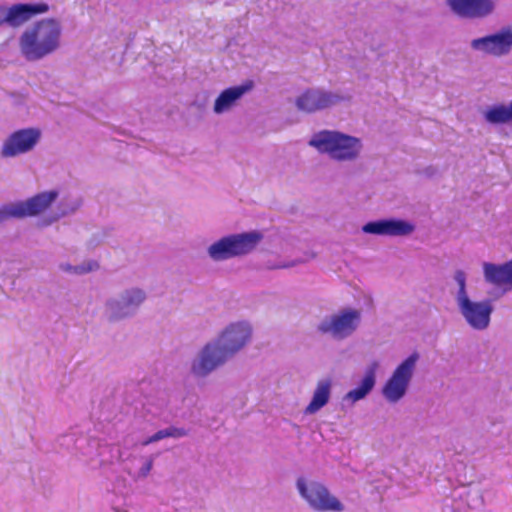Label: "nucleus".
<instances>
[{"label": "nucleus", "mask_w": 512, "mask_h": 512, "mask_svg": "<svg viewBox=\"0 0 512 512\" xmlns=\"http://www.w3.org/2000/svg\"><path fill=\"white\" fill-rule=\"evenodd\" d=\"M251 336V328L246 323L231 324L220 335L216 345L207 344L199 362L193 364L192 371L204 376L224 363L235 352L241 349Z\"/></svg>", "instance_id": "1"}, {"label": "nucleus", "mask_w": 512, "mask_h": 512, "mask_svg": "<svg viewBox=\"0 0 512 512\" xmlns=\"http://www.w3.org/2000/svg\"><path fill=\"white\" fill-rule=\"evenodd\" d=\"M61 33L58 20L47 18L37 21L20 36V51L27 61H39L58 50Z\"/></svg>", "instance_id": "2"}, {"label": "nucleus", "mask_w": 512, "mask_h": 512, "mask_svg": "<svg viewBox=\"0 0 512 512\" xmlns=\"http://www.w3.org/2000/svg\"><path fill=\"white\" fill-rule=\"evenodd\" d=\"M309 145L339 162L356 160L363 149L360 138L326 129L315 133L309 140Z\"/></svg>", "instance_id": "3"}, {"label": "nucleus", "mask_w": 512, "mask_h": 512, "mask_svg": "<svg viewBox=\"0 0 512 512\" xmlns=\"http://www.w3.org/2000/svg\"><path fill=\"white\" fill-rule=\"evenodd\" d=\"M261 239L262 235L258 232L231 235L212 244L208 252L210 257L216 261L226 260L247 254L255 248Z\"/></svg>", "instance_id": "4"}, {"label": "nucleus", "mask_w": 512, "mask_h": 512, "mask_svg": "<svg viewBox=\"0 0 512 512\" xmlns=\"http://www.w3.org/2000/svg\"><path fill=\"white\" fill-rule=\"evenodd\" d=\"M42 137V132L37 127L18 129L12 132L3 142L1 156L13 158L34 150Z\"/></svg>", "instance_id": "5"}, {"label": "nucleus", "mask_w": 512, "mask_h": 512, "mask_svg": "<svg viewBox=\"0 0 512 512\" xmlns=\"http://www.w3.org/2000/svg\"><path fill=\"white\" fill-rule=\"evenodd\" d=\"M473 51L482 52L494 57L507 56L512 51V27L505 26L495 33L471 40Z\"/></svg>", "instance_id": "6"}, {"label": "nucleus", "mask_w": 512, "mask_h": 512, "mask_svg": "<svg viewBox=\"0 0 512 512\" xmlns=\"http://www.w3.org/2000/svg\"><path fill=\"white\" fill-rule=\"evenodd\" d=\"M297 487L301 496L317 511H342L340 501L332 496L328 489L318 482L306 484L304 479H298Z\"/></svg>", "instance_id": "7"}, {"label": "nucleus", "mask_w": 512, "mask_h": 512, "mask_svg": "<svg viewBox=\"0 0 512 512\" xmlns=\"http://www.w3.org/2000/svg\"><path fill=\"white\" fill-rule=\"evenodd\" d=\"M418 357L417 353L411 354L395 369L383 388L387 400L396 402L404 396Z\"/></svg>", "instance_id": "8"}, {"label": "nucleus", "mask_w": 512, "mask_h": 512, "mask_svg": "<svg viewBox=\"0 0 512 512\" xmlns=\"http://www.w3.org/2000/svg\"><path fill=\"white\" fill-rule=\"evenodd\" d=\"M56 196L57 194H35L27 201L4 205L0 208V223L10 218L37 215L49 206Z\"/></svg>", "instance_id": "9"}, {"label": "nucleus", "mask_w": 512, "mask_h": 512, "mask_svg": "<svg viewBox=\"0 0 512 512\" xmlns=\"http://www.w3.org/2000/svg\"><path fill=\"white\" fill-rule=\"evenodd\" d=\"M346 98L338 93L323 89H307L295 101L298 110L306 113H313L319 110L330 108Z\"/></svg>", "instance_id": "10"}, {"label": "nucleus", "mask_w": 512, "mask_h": 512, "mask_svg": "<svg viewBox=\"0 0 512 512\" xmlns=\"http://www.w3.org/2000/svg\"><path fill=\"white\" fill-rule=\"evenodd\" d=\"M0 17L3 24L10 27H19L32 17L46 13L49 10V5L46 3H18L6 8L0 5Z\"/></svg>", "instance_id": "11"}, {"label": "nucleus", "mask_w": 512, "mask_h": 512, "mask_svg": "<svg viewBox=\"0 0 512 512\" xmlns=\"http://www.w3.org/2000/svg\"><path fill=\"white\" fill-rule=\"evenodd\" d=\"M451 11L466 19H483L495 10L494 0H447Z\"/></svg>", "instance_id": "12"}, {"label": "nucleus", "mask_w": 512, "mask_h": 512, "mask_svg": "<svg viewBox=\"0 0 512 512\" xmlns=\"http://www.w3.org/2000/svg\"><path fill=\"white\" fill-rule=\"evenodd\" d=\"M360 320V313L357 310H344L334 315L331 320L323 321L318 329L322 333L331 332L336 337H346L357 327Z\"/></svg>", "instance_id": "13"}, {"label": "nucleus", "mask_w": 512, "mask_h": 512, "mask_svg": "<svg viewBox=\"0 0 512 512\" xmlns=\"http://www.w3.org/2000/svg\"><path fill=\"white\" fill-rule=\"evenodd\" d=\"M458 305L470 326L478 330L488 327L493 311V307L489 301L472 302L469 297H467L459 301Z\"/></svg>", "instance_id": "14"}, {"label": "nucleus", "mask_w": 512, "mask_h": 512, "mask_svg": "<svg viewBox=\"0 0 512 512\" xmlns=\"http://www.w3.org/2000/svg\"><path fill=\"white\" fill-rule=\"evenodd\" d=\"M254 87L252 80H247L241 85L224 89L216 98L213 106L215 114H223L231 110L236 103Z\"/></svg>", "instance_id": "15"}, {"label": "nucleus", "mask_w": 512, "mask_h": 512, "mask_svg": "<svg viewBox=\"0 0 512 512\" xmlns=\"http://www.w3.org/2000/svg\"><path fill=\"white\" fill-rule=\"evenodd\" d=\"M484 278L489 284L504 292L512 289V259L504 264H483Z\"/></svg>", "instance_id": "16"}, {"label": "nucleus", "mask_w": 512, "mask_h": 512, "mask_svg": "<svg viewBox=\"0 0 512 512\" xmlns=\"http://www.w3.org/2000/svg\"><path fill=\"white\" fill-rule=\"evenodd\" d=\"M363 231L377 235L404 236L414 231V225L403 220H381L365 224Z\"/></svg>", "instance_id": "17"}, {"label": "nucleus", "mask_w": 512, "mask_h": 512, "mask_svg": "<svg viewBox=\"0 0 512 512\" xmlns=\"http://www.w3.org/2000/svg\"><path fill=\"white\" fill-rule=\"evenodd\" d=\"M377 367V362H374L371 365V367L366 371V374L362 379L360 385L347 393L346 398L348 400H351L352 402L359 401L363 399L373 389L375 385V371Z\"/></svg>", "instance_id": "18"}, {"label": "nucleus", "mask_w": 512, "mask_h": 512, "mask_svg": "<svg viewBox=\"0 0 512 512\" xmlns=\"http://www.w3.org/2000/svg\"><path fill=\"white\" fill-rule=\"evenodd\" d=\"M331 381L321 380L318 382L314 391L313 397L309 405L306 407L305 412L313 414L325 406L330 397Z\"/></svg>", "instance_id": "19"}, {"label": "nucleus", "mask_w": 512, "mask_h": 512, "mask_svg": "<svg viewBox=\"0 0 512 512\" xmlns=\"http://www.w3.org/2000/svg\"><path fill=\"white\" fill-rule=\"evenodd\" d=\"M485 120L490 124H505L512 121L510 107L498 104L493 105L484 113Z\"/></svg>", "instance_id": "20"}, {"label": "nucleus", "mask_w": 512, "mask_h": 512, "mask_svg": "<svg viewBox=\"0 0 512 512\" xmlns=\"http://www.w3.org/2000/svg\"><path fill=\"white\" fill-rule=\"evenodd\" d=\"M145 299V294L143 291L135 289L128 291L126 295L123 297V306H138Z\"/></svg>", "instance_id": "21"}, {"label": "nucleus", "mask_w": 512, "mask_h": 512, "mask_svg": "<svg viewBox=\"0 0 512 512\" xmlns=\"http://www.w3.org/2000/svg\"><path fill=\"white\" fill-rule=\"evenodd\" d=\"M455 281L457 282L459 286L458 295H457V301H461L464 298H467V292H466V275L462 270H458L455 273Z\"/></svg>", "instance_id": "22"}, {"label": "nucleus", "mask_w": 512, "mask_h": 512, "mask_svg": "<svg viewBox=\"0 0 512 512\" xmlns=\"http://www.w3.org/2000/svg\"><path fill=\"white\" fill-rule=\"evenodd\" d=\"M169 434L170 433H168V429L159 430L154 435H152L149 439L145 440L143 442V444L144 445H148V444H150L152 442H156V441H159L161 439L167 438V437H169Z\"/></svg>", "instance_id": "23"}, {"label": "nucleus", "mask_w": 512, "mask_h": 512, "mask_svg": "<svg viewBox=\"0 0 512 512\" xmlns=\"http://www.w3.org/2000/svg\"><path fill=\"white\" fill-rule=\"evenodd\" d=\"M98 265L96 262L94 263H91L88 267H84V266H76V267H71V266H68L66 268V270L68 271H74L75 273H86V272H89L91 270H93L94 268H96Z\"/></svg>", "instance_id": "24"}, {"label": "nucleus", "mask_w": 512, "mask_h": 512, "mask_svg": "<svg viewBox=\"0 0 512 512\" xmlns=\"http://www.w3.org/2000/svg\"><path fill=\"white\" fill-rule=\"evenodd\" d=\"M167 429H168V433H170L169 437H181V436L186 435V432L184 429H179V428H174V427H170Z\"/></svg>", "instance_id": "25"}, {"label": "nucleus", "mask_w": 512, "mask_h": 512, "mask_svg": "<svg viewBox=\"0 0 512 512\" xmlns=\"http://www.w3.org/2000/svg\"><path fill=\"white\" fill-rule=\"evenodd\" d=\"M423 174L428 178H432L438 174V169L433 166H429L423 170Z\"/></svg>", "instance_id": "26"}, {"label": "nucleus", "mask_w": 512, "mask_h": 512, "mask_svg": "<svg viewBox=\"0 0 512 512\" xmlns=\"http://www.w3.org/2000/svg\"><path fill=\"white\" fill-rule=\"evenodd\" d=\"M151 466H152V462L150 461L147 463L146 472H148L151 469Z\"/></svg>", "instance_id": "27"}, {"label": "nucleus", "mask_w": 512, "mask_h": 512, "mask_svg": "<svg viewBox=\"0 0 512 512\" xmlns=\"http://www.w3.org/2000/svg\"><path fill=\"white\" fill-rule=\"evenodd\" d=\"M193 105H197L199 107H201L202 105L198 104V100L194 101Z\"/></svg>", "instance_id": "28"}, {"label": "nucleus", "mask_w": 512, "mask_h": 512, "mask_svg": "<svg viewBox=\"0 0 512 512\" xmlns=\"http://www.w3.org/2000/svg\"><path fill=\"white\" fill-rule=\"evenodd\" d=\"M49 192L54 193V192H56V191H55V190H50Z\"/></svg>", "instance_id": "29"}]
</instances>
